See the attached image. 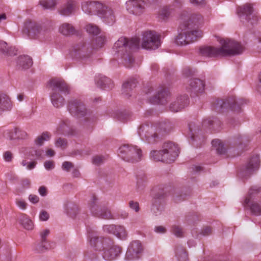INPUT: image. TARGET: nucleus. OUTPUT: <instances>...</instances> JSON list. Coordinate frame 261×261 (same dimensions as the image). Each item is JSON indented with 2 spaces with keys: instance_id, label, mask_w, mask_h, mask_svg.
I'll return each instance as SVG.
<instances>
[{
  "instance_id": "12",
  "label": "nucleus",
  "mask_w": 261,
  "mask_h": 261,
  "mask_svg": "<svg viewBox=\"0 0 261 261\" xmlns=\"http://www.w3.org/2000/svg\"><path fill=\"white\" fill-rule=\"evenodd\" d=\"M142 251L141 243L139 241H134L129 245L124 259L126 261L138 259L140 258V254Z\"/></svg>"
},
{
  "instance_id": "25",
  "label": "nucleus",
  "mask_w": 261,
  "mask_h": 261,
  "mask_svg": "<svg viewBox=\"0 0 261 261\" xmlns=\"http://www.w3.org/2000/svg\"><path fill=\"white\" fill-rule=\"evenodd\" d=\"M260 161L258 155L253 156L245 167L244 172L245 174H250L254 171L257 170L259 166Z\"/></svg>"
},
{
  "instance_id": "10",
  "label": "nucleus",
  "mask_w": 261,
  "mask_h": 261,
  "mask_svg": "<svg viewBox=\"0 0 261 261\" xmlns=\"http://www.w3.org/2000/svg\"><path fill=\"white\" fill-rule=\"evenodd\" d=\"M45 30H43L41 24L31 21L25 22L24 28L23 29L24 34L32 38H37L41 35H44Z\"/></svg>"
},
{
  "instance_id": "14",
  "label": "nucleus",
  "mask_w": 261,
  "mask_h": 261,
  "mask_svg": "<svg viewBox=\"0 0 261 261\" xmlns=\"http://www.w3.org/2000/svg\"><path fill=\"white\" fill-rule=\"evenodd\" d=\"M82 9L84 12L89 14L99 15L104 6L96 1L84 2L82 3Z\"/></svg>"
},
{
  "instance_id": "53",
  "label": "nucleus",
  "mask_w": 261,
  "mask_h": 261,
  "mask_svg": "<svg viewBox=\"0 0 261 261\" xmlns=\"http://www.w3.org/2000/svg\"><path fill=\"white\" fill-rule=\"evenodd\" d=\"M106 39L105 36H100L96 39L98 47H101L106 42Z\"/></svg>"
},
{
  "instance_id": "3",
  "label": "nucleus",
  "mask_w": 261,
  "mask_h": 261,
  "mask_svg": "<svg viewBox=\"0 0 261 261\" xmlns=\"http://www.w3.org/2000/svg\"><path fill=\"white\" fill-rule=\"evenodd\" d=\"M48 85L51 90L50 97L53 106L56 108L62 107L64 103V99L59 91L67 92L69 90L68 86L64 81L57 79L50 80Z\"/></svg>"
},
{
  "instance_id": "62",
  "label": "nucleus",
  "mask_w": 261,
  "mask_h": 261,
  "mask_svg": "<svg viewBox=\"0 0 261 261\" xmlns=\"http://www.w3.org/2000/svg\"><path fill=\"white\" fill-rule=\"evenodd\" d=\"M213 121L210 119V118H208L206 119L203 120L202 122V125L204 127H206L209 125L212 124Z\"/></svg>"
},
{
  "instance_id": "33",
  "label": "nucleus",
  "mask_w": 261,
  "mask_h": 261,
  "mask_svg": "<svg viewBox=\"0 0 261 261\" xmlns=\"http://www.w3.org/2000/svg\"><path fill=\"white\" fill-rule=\"evenodd\" d=\"M172 10L169 7H166L162 8L159 13V19L161 21L166 20L170 16Z\"/></svg>"
},
{
  "instance_id": "60",
  "label": "nucleus",
  "mask_w": 261,
  "mask_h": 261,
  "mask_svg": "<svg viewBox=\"0 0 261 261\" xmlns=\"http://www.w3.org/2000/svg\"><path fill=\"white\" fill-rule=\"evenodd\" d=\"M154 230L155 232L158 233H164L166 231L165 228L162 226H156L154 228Z\"/></svg>"
},
{
  "instance_id": "1",
  "label": "nucleus",
  "mask_w": 261,
  "mask_h": 261,
  "mask_svg": "<svg viewBox=\"0 0 261 261\" xmlns=\"http://www.w3.org/2000/svg\"><path fill=\"white\" fill-rule=\"evenodd\" d=\"M220 47L204 46L200 49L202 55L207 57L234 56L241 54L244 47L238 42L229 39H222L219 41Z\"/></svg>"
},
{
  "instance_id": "20",
  "label": "nucleus",
  "mask_w": 261,
  "mask_h": 261,
  "mask_svg": "<svg viewBox=\"0 0 261 261\" xmlns=\"http://www.w3.org/2000/svg\"><path fill=\"white\" fill-rule=\"evenodd\" d=\"M204 19L203 16L199 13H194L192 14L187 21H185L183 23H187V25H189L191 30L193 27H201L204 23Z\"/></svg>"
},
{
  "instance_id": "19",
  "label": "nucleus",
  "mask_w": 261,
  "mask_h": 261,
  "mask_svg": "<svg viewBox=\"0 0 261 261\" xmlns=\"http://www.w3.org/2000/svg\"><path fill=\"white\" fill-rule=\"evenodd\" d=\"M155 128L152 126L148 124L141 125L139 128V134L141 137H145L149 142L157 137V134L154 132Z\"/></svg>"
},
{
  "instance_id": "17",
  "label": "nucleus",
  "mask_w": 261,
  "mask_h": 261,
  "mask_svg": "<svg viewBox=\"0 0 261 261\" xmlns=\"http://www.w3.org/2000/svg\"><path fill=\"white\" fill-rule=\"evenodd\" d=\"M71 56L76 58H86L90 55L89 49L83 43L76 45L71 52Z\"/></svg>"
},
{
  "instance_id": "36",
  "label": "nucleus",
  "mask_w": 261,
  "mask_h": 261,
  "mask_svg": "<svg viewBox=\"0 0 261 261\" xmlns=\"http://www.w3.org/2000/svg\"><path fill=\"white\" fill-rule=\"evenodd\" d=\"M20 222L23 227L27 230H32L34 224L32 221L26 215H23L20 219Z\"/></svg>"
},
{
  "instance_id": "22",
  "label": "nucleus",
  "mask_w": 261,
  "mask_h": 261,
  "mask_svg": "<svg viewBox=\"0 0 261 261\" xmlns=\"http://www.w3.org/2000/svg\"><path fill=\"white\" fill-rule=\"evenodd\" d=\"M76 2L74 0H68L67 2L59 10V13L64 16L72 14L75 11Z\"/></svg>"
},
{
  "instance_id": "55",
  "label": "nucleus",
  "mask_w": 261,
  "mask_h": 261,
  "mask_svg": "<svg viewBox=\"0 0 261 261\" xmlns=\"http://www.w3.org/2000/svg\"><path fill=\"white\" fill-rule=\"evenodd\" d=\"M190 2L194 6H203L205 4V0H190Z\"/></svg>"
},
{
  "instance_id": "27",
  "label": "nucleus",
  "mask_w": 261,
  "mask_h": 261,
  "mask_svg": "<svg viewBox=\"0 0 261 261\" xmlns=\"http://www.w3.org/2000/svg\"><path fill=\"white\" fill-rule=\"evenodd\" d=\"M12 108V103L9 96L4 93H0V114L3 112L9 110Z\"/></svg>"
},
{
  "instance_id": "30",
  "label": "nucleus",
  "mask_w": 261,
  "mask_h": 261,
  "mask_svg": "<svg viewBox=\"0 0 261 261\" xmlns=\"http://www.w3.org/2000/svg\"><path fill=\"white\" fill-rule=\"evenodd\" d=\"M0 51L9 56L16 55L17 51L15 47H8L7 43L3 41H0Z\"/></svg>"
},
{
  "instance_id": "23",
  "label": "nucleus",
  "mask_w": 261,
  "mask_h": 261,
  "mask_svg": "<svg viewBox=\"0 0 261 261\" xmlns=\"http://www.w3.org/2000/svg\"><path fill=\"white\" fill-rule=\"evenodd\" d=\"M98 16L103 18V21L109 24H112L115 21V16L113 10L108 7L104 6Z\"/></svg>"
},
{
  "instance_id": "24",
  "label": "nucleus",
  "mask_w": 261,
  "mask_h": 261,
  "mask_svg": "<svg viewBox=\"0 0 261 261\" xmlns=\"http://www.w3.org/2000/svg\"><path fill=\"white\" fill-rule=\"evenodd\" d=\"M7 137L10 140H22L27 139L28 135L25 130L21 128L15 127L7 133Z\"/></svg>"
},
{
  "instance_id": "6",
  "label": "nucleus",
  "mask_w": 261,
  "mask_h": 261,
  "mask_svg": "<svg viewBox=\"0 0 261 261\" xmlns=\"http://www.w3.org/2000/svg\"><path fill=\"white\" fill-rule=\"evenodd\" d=\"M140 40L138 38H134L128 40L126 38L121 37L114 44L113 49L116 53H124L130 49L139 47Z\"/></svg>"
},
{
  "instance_id": "5",
  "label": "nucleus",
  "mask_w": 261,
  "mask_h": 261,
  "mask_svg": "<svg viewBox=\"0 0 261 261\" xmlns=\"http://www.w3.org/2000/svg\"><path fill=\"white\" fill-rule=\"evenodd\" d=\"M119 155L124 161L134 163L141 160L142 154L137 146L124 145L119 148Z\"/></svg>"
},
{
  "instance_id": "56",
  "label": "nucleus",
  "mask_w": 261,
  "mask_h": 261,
  "mask_svg": "<svg viewBox=\"0 0 261 261\" xmlns=\"http://www.w3.org/2000/svg\"><path fill=\"white\" fill-rule=\"evenodd\" d=\"M4 159L6 162H10L12 159V154L10 151H6L3 155Z\"/></svg>"
},
{
  "instance_id": "47",
  "label": "nucleus",
  "mask_w": 261,
  "mask_h": 261,
  "mask_svg": "<svg viewBox=\"0 0 261 261\" xmlns=\"http://www.w3.org/2000/svg\"><path fill=\"white\" fill-rule=\"evenodd\" d=\"M49 218V214L45 211H42L39 215V219L41 221H46Z\"/></svg>"
},
{
  "instance_id": "7",
  "label": "nucleus",
  "mask_w": 261,
  "mask_h": 261,
  "mask_svg": "<svg viewBox=\"0 0 261 261\" xmlns=\"http://www.w3.org/2000/svg\"><path fill=\"white\" fill-rule=\"evenodd\" d=\"M161 44L159 36L155 32L147 31L143 33L141 46L146 49H155Z\"/></svg>"
},
{
  "instance_id": "16",
  "label": "nucleus",
  "mask_w": 261,
  "mask_h": 261,
  "mask_svg": "<svg viewBox=\"0 0 261 261\" xmlns=\"http://www.w3.org/2000/svg\"><path fill=\"white\" fill-rule=\"evenodd\" d=\"M112 244L109 248H105L104 250L103 257L108 261L115 259L122 251V249L120 246L114 245L113 241Z\"/></svg>"
},
{
  "instance_id": "48",
  "label": "nucleus",
  "mask_w": 261,
  "mask_h": 261,
  "mask_svg": "<svg viewBox=\"0 0 261 261\" xmlns=\"http://www.w3.org/2000/svg\"><path fill=\"white\" fill-rule=\"evenodd\" d=\"M129 207L135 210L136 212H138L139 211V205L137 202H134L133 201H130L129 202Z\"/></svg>"
},
{
  "instance_id": "45",
  "label": "nucleus",
  "mask_w": 261,
  "mask_h": 261,
  "mask_svg": "<svg viewBox=\"0 0 261 261\" xmlns=\"http://www.w3.org/2000/svg\"><path fill=\"white\" fill-rule=\"evenodd\" d=\"M172 233L177 237H181L183 235L182 228L177 225H173L172 228Z\"/></svg>"
},
{
  "instance_id": "49",
  "label": "nucleus",
  "mask_w": 261,
  "mask_h": 261,
  "mask_svg": "<svg viewBox=\"0 0 261 261\" xmlns=\"http://www.w3.org/2000/svg\"><path fill=\"white\" fill-rule=\"evenodd\" d=\"M44 167L46 170L53 169L55 167L54 162L53 161H46L44 164Z\"/></svg>"
},
{
  "instance_id": "29",
  "label": "nucleus",
  "mask_w": 261,
  "mask_h": 261,
  "mask_svg": "<svg viewBox=\"0 0 261 261\" xmlns=\"http://www.w3.org/2000/svg\"><path fill=\"white\" fill-rule=\"evenodd\" d=\"M238 11L239 16L241 18L245 16L246 19H250V16L253 12V8L250 4H246L242 7H240Z\"/></svg>"
},
{
  "instance_id": "46",
  "label": "nucleus",
  "mask_w": 261,
  "mask_h": 261,
  "mask_svg": "<svg viewBox=\"0 0 261 261\" xmlns=\"http://www.w3.org/2000/svg\"><path fill=\"white\" fill-rule=\"evenodd\" d=\"M104 160V158L102 156H95L92 159V163L93 164L98 166L101 164Z\"/></svg>"
},
{
  "instance_id": "41",
  "label": "nucleus",
  "mask_w": 261,
  "mask_h": 261,
  "mask_svg": "<svg viewBox=\"0 0 261 261\" xmlns=\"http://www.w3.org/2000/svg\"><path fill=\"white\" fill-rule=\"evenodd\" d=\"M57 147H60L62 149H65L67 146V141L66 139L62 138H58L55 142Z\"/></svg>"
},
{
  "instance_id": "58",
  "label": "nucleus",
  "mask_w": 261,
  "mask_h": 261,
  "mask_svg": "<svg viewBox=\"0 0 261 261\" xmlns=\"http://www.w3.org/2000/svg\"><path fill=\"white\" fill-rule=\"evenodd\" d=\"M244 103V100L242 99H240L239 100H234V103L232 105H231V107L233 110L235 109L236 105H237L238 106H240V105H242Z\"/></svg>"
},
{
  "instance_id": "13",
  "label": "nucleus",
  "mask_w": 261,
  "mask_h": 261,
  "mask_svg": "<svg viewBox=\"0 0 261 261\" xmlns=\"http://www.w3.org/2000/svg\"><path fill=\"white\" fill-rule=\"evenodd\" d=\"M68 110L72 115L78 117L85 116L88 113L85 105L77 100H71L69 102Z\"/></svg>"
},
{
  "instance_id": "63",
  "label": "nucleus",
  "mask_w": 261,
  "mask_h": 261,
  "mask_svg": "<svg viewBox=\"0 0 261 261\" xmlns=\"http://www.w3.org/2000/svg\"><path fill=\"white\" fill-rule=\"evenodd\" d=\"M193 124L192 123H190L189 125V130L192 133L191 138L192 139H194V132H196V130L193 127Z\"/></svg>"
},
{
  "instance_id": "44",
  "label": "nucleus",
  "mask_w": 261,
  "mask_h": 261,
  "mask_svg": "<svg viewBox=\"0 0 261 261\" xmlns=\"http://www.w3.org/2000/svg\"><path fill=\"white\" fill-rule=\"evenodd\" d=\"M15 203L18 207L22 210H25L27 207L28 203L22 198H16L15 200Z\"/></svg>"
},
{
  "instance_id": "42",
  "label": "nucleus",
  "mask_w": 261,
  "mask_h": 261,
  "mask_svg": "<svg viewBox=\"0 0 261 261\" xmlns=\"http://www.w3.org/2000/svg\"><path fill=\"white\" fill-rule=\"evenodd\" d=\"M176 255L179 261H187L188 255L186 251L182 248L176 250Z\"/></svg>"
},
{
  "instance_id": "54",
  "label": "nucleus",
  "mask_w": 261,
  "mask_h": 261,
  "mask_svg": "<svg viewBox=\"0 0 261 261\" xmlns=\"http://www.w3.org/2000/svg\"><path fill=\"white\" fill-rule=\"evenodd\" d=\"M43 152V150L40 149L34 150L31 151V154L33 156H35L37 158H39L41 157Z\"/></svg>"
},
{
  "instance_id": "28",
  "label": "nucleus",
  "mask_w": 261,
  "mask_h": 261,
  "mask_svg": "<svg viewBox=\"0 0 261 261\" xmlns=\"http://www.w3.org/2000/svg\"><path fill=\"white\" fill-rule=\"evenodd\" d=\"M33 64L32 59L28 56H20L17 60V66L19 69H28Z\"/></svg>"
},
{
  "instance_id": "40",
  "label": "nucleus",
  "mask_w": 261,
  "mask_h": 261,
  "mask_svg": "<svg viewBox=\"0 0 261 261\" xmlns=\"http://www.w3.org/2000/svg\"><path fill=\"white\" fill-rule=\"evenodd\" d=\"M86 29L88 33L93 35H97L100 32L98 27L92 24H88L86 27Z\"/></svg>"
},
{
  "instance_id": "64",
  "label": "nucleus",
  "mask_w": 261,
  "mask_h": 261,
  "mask_svg": "<svg viewBox=\"0 0 261 261\" xmlns=\"http://www.w3.org/2000/svg\"><path fill=\"white\" fill-rule=\"evenodd\" d=\"M46 154L48 156H53L55 154V152L53 149H49L46 151Z\"/></svg>"
},
{
  "instance_id": "59",
  "label": "nucleus",
  "mask_w": 261,
  "mask_h": 261,
  "mask_svg": "<svg viewBox=\"0 0 261 261\" xmlns=\"http://www.w3.org/2000/svg\"><path fill=\"white\" fill-rule=\"evenodd\" d=\"M39 193L40 195L44 196L46 195V188L44 186H41L39 188Z\"/></svg>"
},
{
  "instance_id": "43",
  "label": "nucleus",
  "mask_w": 261,
  "mask_h": 261,
  "mask_svg": "<svg viewBox=\"0 0 261 261\" xmlns=\"http://www.w3.org/2000/svg\"><path fill=\"white\" fill-rule=\"evenodd\" d=\"M167 94L165 90L159 92L157 96L155 97V99L152 100V102L163 103L162 99L164 98L165 95Z\"/></svg>"
},
{
  "instance_id": "61",
  "label": "nucleus",
  "mask_w": 261,
  "mask_h": 261,
  "mask_svg": "<svg viewBox=\"0 0 261 261\" xmlns=\"http://www.w3.org/2000/svg\"><path fill=\"white\" fill-rule=\"evenodd\" d=\"M134 59L131 57H129L128 59H125V62L124 63L125 66L128 67H130Z\"/></svg>"
},
{
  "instance_id": "34",
  "label": "nucleus",
  "mask_w": 261,
  "mask_h": 261,
  "mask_svg": "<svg viewBox=\"0 0 261 261\" xmlns=\"http://www.w3.org/2000/svg\"><path fill=\"white\" fill-rule=\"evenodd\" d=\"M51 138L50 134L48 132H44L40 136H39L35 140V144L38 146H41L44 141H47Z\"/></svg>"
},
{
  "instance_id": "38",
  "label": "nucleus",
  "mask_w": 261,
  "mask_h": 261,
  "mask_svg": "<svg viewBox=\"0 0 261 261\" xmlns=\"http://www.w3.org/2000/svg\"><path fill=\"white\" fill-rule=\"evenodd\" d=\"M57 4L56 0H41L40 5L44 9H52Z\"/></svg>"
},
{
  "instance_id": "8",
  "label": "nucleus",
  "mask_w": 261,
  "mask_h": 261,
  "mask_svg": "<svg viewBox=\"0 0 261 261\" xmlns=\"http://www.w3.org/2000/svg\"><path fill=\"white\" fill-rule=\"evenodd\" d=\"M261 191V188L257 186L252 187L248 192V196L246 197L244 204L245 206H250V210L252 213L255 215H261V201L259 203L252 202L250 204L251 199L252 197L256 194H257Z\"/></svg>"
},
{
  "instance_id": "57",
  "label": "nucleus",
  "mask_w": 261,
  "mask_h": 261,
  "mask_svg": "<svg viewBox=\"0 0 261 261\" xmlns=\"http://www.w3.org/2000/svg\"><path fill=\"white\" fill-rule=\"evenodd\" d=\"M212 229L210 227H206L201 230V234L203 236H207L212 233Z\"/></svg>"
},
{
  "instance_id": "51",
  "label": "nucleus",
  "mask_w": 261,
  "mask_h": 261,
  "mask_svg": "<svg viewBox=\"0 0 261 261\" xmlns=\"http://www.w3.org/2000/svg\"><path fill=\"white\" fill-rule=\"evenodd\" d=\"M225 105V103L223 101L221 100H218L216 102L215 109L216 110L218 111V112H220L221 109L224 107Z\"/></svg>"
},
{
  "instance_id": "32",
  "label": "nucleus",
  "mask_w": 261,
  "mask_h": 261,
  "mask_svg": "<svg viewBox=\"0 0 261 261\" xmlns=\"http://www.w3.org/2000/svg\"><path fill=\"white\" fill-rule=\"evenodd\" d=\"M59 32L64 35H69L73 34L74 29L69 23H63L59 28Z\"/></svg>"
},
{
  "instance_id": "39",
  "label": "nucleus",
  "mask_w": 261,
  "mask_h": 261,
  "mask_svg": "<svg viewBox=\"0 0 261 261\" xmlns=\"http://www.w3.org/2000/svg\"><path fill=\"white\" fill-rule=\"evenodd\" d=\"M49 230L48 229H45L41 232V247L44 249H47L48 248V245L46 242V237L49 233Z\"/></svg>"
},
{
  "instance_id": "26",
  "label": "nucleus",
  "mask_w": 261,
  "mask_h": 261,
  "mask_svg": "<svg viewBox=\"0 0 261 261\" xmlns=\"http://www.w3.org/2000/svg\"><path fill=\"white\" fill-rule=\"evenodd\" d=\"M204 83L198 79H191L189 83V89L191 92L198 93L202 92L204 89Z\"/></svg>"
},
{
  "instance_id": "52",
  "label": "nucleus",
  "mask_w": 261,
  "mask_h": 261,
  "mask_svg": "<svg viewBox=\"0 0 261 261\" xmlns=\"http://www.w3.org/2000/svg\"><path fill=\"white\" fill-rule=\"evenodd\" d=\"M29 200L32 203L35 204L39 202V198L38 196L34 194H30L29 196Z\"/></svg>"
},
{
  "instance_id": "31",
  "label": "nucleus",
  "mask_w": 261,
  "mask_h": 261,
  "mask_svg": "<svg viewBox=\"0 0 261 261\" xmlns=\"http://www.w3.org/2000/svg\"><path fill=\"white\" fill-rule=\"evenodd\" d=\"M96 83L98 86L102 88H111L113 85L111 80L105 76H101L97 79Z\"/></svg>"
},
{
  "instance_id": "2",
  "label": "nucleus",
  "mask_w": 261,
  "mask_h": 261,
  "mask_svg": "<svg viewBox=\"0 0 261 261\" xmlns=\"http://www.w3.org/2000/svg\"><path fill=\"white\" fill-rule=\"evenodd\" d=\"M179 149L176 144L171 142H165L162 150L150 152V158L155 161L170 163L178 156Z\"/></svg>"
},
{
  "instance_id": "37",
  "label": "nucleus",
  "mask_w": 261,
  "mask_h": 261,
  "mask_svg": "<svg viewBox=\"0 0 261 261\" xmlns=\"http://www.w3.org/2000/svg\"><path fill=\"white\" fill-rule=\"evenodd\" d=\"M212 144L218 153L222 154L225 152V148L221 140L218 139L214 140L212 141Z\"/></svg>"
},
{
  "instance_id": "15",
  "label": "nucleus",
  "mask_w": 261,
  "mask_h": 261,
  "mask_svg": "<svg viewBox=\"0 0 261 261\" xmlns=\"http://www.w3.org/2000/svg\"><path fill=\"white\" fill-rule=\"evenodd\" d=\"M104 231L113 233L120 239H125L127 237V233L125 228L122 226L114 225H106L103 227Z\"/></svg>"
},
{
  "instance_id": "11",
  "label": "nucleus",
  "mask_w": 261,
  "mask_h": 261,
  "mask_svg": "<svg viewBox=\"0 0 261 261\" xmlns=\"http://www.w3.org/2000/svg\"><path fill=\"white\" fill-rule=\"evenodd\" d=\"M89 206L93 214L106 219L112 218L111 212L107 207H100L97 204V198L95 196H92Z\"/></svg>"
},
{
  "instance_id": "21",
  "label": "nucleus",
  "mask_w": 261,
  "mask_h": 261,
  "mask_svg": "<svg viewBox=\"0 0 261 261\" xmlns=\"http://www.w3.org/2000/svg\"><path fill=\"white\" fill-rule=\"evenodd\" d=\"M189 103L188 98L187 95L178 97L177 100L171 103L170 110L173 112H177L187 106Z\"/></svg>"
},
{
  "instance_id": "18",
  "label": "nucleus",
  "mask_w": 261,
  "mask_h": 261,
  "mask_svg": "<svg viewBox=\"0 0 261 261\" xmlns=\"http://www.w3.org/2000/svg\"><path fill=\"white\" fill-rule=\"evenodd\" d=\"M127 9L135 15H139L142 13L144 9L145 3L142 0H132L126 3Z\"/></svg>"
},
{
  "instance_id": "9",
  "label": "nucleus",
  "mask_w": 261,
  "mask_h": 261,
  "mask_svg": "<svg viewBox=\"0 0 261 261\" xmlns=\"http://www.w3.org/2000/svg\"><path fill=\"white\" fill-rule=\"evenodd\" d=\"M89 237L90 245L95 251H104L105 248H109L112 244V240L111 239L99 238L93 233Z\"/></svg>"
},
{
  "instance_id": "35",
  "label": "nucleus",
  "mask_w": 261,
  "mask_h": 261,
  "mask_svg": "<svg viewBox=\"0 0 261 261\" xmlns=\"http://www.w3.org/2000/svg\"><path fill=\"white\" fill-rule=\"evenodd\" d=\"M137 82L135 80H131L126 82L122 86V91L125 94H128V92L136 86Z\"/></svg>"
},
{
  "instance_id": "50",
  "label": "nucleus",
  "mask_w": 261,
  "mask_h": 261,
  "mask_svg": "<svg viewBox=\"0 0 261 261\" xmlns=\"http://www.w3.org/2000/svg\"><path fill=\"white\" fill-rule=\"evenodd\" d=\"M73 167L72 164L69 162H64L62 164L63 169L66 171H69Z\"/></svg>"
},
{
  "instance_id": "4",
  "label": "nucleus",
  "mask_w": 261,
  "mask_h": 261,
  "mask_svg": "<svg viewBox=\"0 0 261 261\" xmlns=\"http://www.w3.org/2000/svg\"><path fill=\"white\" fill-rule=\"evenodd\" d=\"M179 32L176 38V43L178 45H185L194 42L198 38L202 37L203 33L199 30H191L187 23L180 25Z\"/></svg>"
}]
</instances>
